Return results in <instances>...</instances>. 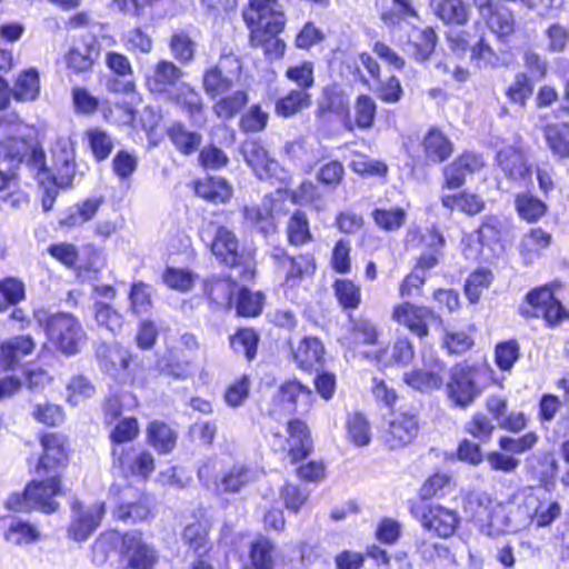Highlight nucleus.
Returning a JSON list of instances; mask_svg holds the SVG:
<instances>
[{
    "instance_id": "nucleus-64",
    "label": "nucleus",
    "mask_w": 569,
    "mask_h": 569,
    "mask_svg": "<svg viewBox=\"0 0 569 569\" xmlns=\"http://www.w3.org/2000/svg\"><path fill=\"white\" fill-rule=\"evenodd\" d=\"M6 539L14 545L30 543L39 539V531L28 522L14 520L6 533Z\"/></svg>"
},
{
    "instance_id": "nucleus-26",
    "label": "nucleus",
    "mask_w": 569,
    "mask_h": 569,
    "mask_svg": "<svg viewBox=\"0 0 569 569\" xmlns=\"http://www.w3.org/2000/svg\"><path fill=\"white\" fill-rule=\"evenodd\" d=\"M325 355V348L317 338H303L297 347H292L295 362L303 370H310L320 365Z\"/></svg>"
},
{
    "instance_id": "nucleus-10",
    "label": "nucleus",
    "mask_w": 569,
    "mask_h": 569,
    "mask_svg": "<svg viewBox=\"0 0 569 569\" xmlns=\"http://www.w3.org/2000/svg\"><path fill=\"white\" fill-rule=\"evenodd\" d=\"M113 468L123 477L148 479L154 470V460L150 452L133 447L112 448Z\"/></svg>"
},
{
    "instance_id": "nucleus-35",
    "label": "nucleus",
    "mask_w": 569,
    "mask_h": 569,
    "mask_svg": "<svg viewBox=\"0 0 569 569\" xmlns=\"http://www.w3.org/2000/svg\"><path fill=\"white\" fill-rule=\"evenodd\" d=\"M437 17L447 24L463 26L470 17V7L461 0H445L437 6Z\"/></svg>"
},
{
    "instance_id": "nucleus-25",
    "label": "nucleus",
    "mask_w": 569,
    "mask_h": 569,
    "mask_svg": "<svg viewBox=\"0 0 569 569\" xmlns=\"http://www.w3.org/2000/svg\"><path fill=\"white\" fill-rule=\"evenodd\" d=\"M34 340L30 336H18L6 340L0 348V361L3 369H11L23 357L33 352Z\"/></svg>"
},
{
    "instance_id": "nucleus-20",
    "label": "nucleus",
    "mask_w": 569,
    "mask_h": 569,
    "mask_svg": "<svg viewBox=\"0 0 569 569\" xmlns=\"http://www.w3.org/2000/svg\"><path fill=\"white\" fill-rule=\"evenodd\" d=\"M43 455L37 466L38 476L58 475V470L67 462L62 438L54 433L44 435L41 439Z\"/></svg>"
},
{
    "instance_id": "nucleus-47",
    "label": "nucleus",
    "mask_w": 569,
    "mask_h": 569,
    "mask_svg": "<svg viewBox=\"0 0 569 569\" xmlns=\"http://www.w3.org/2000/svg\"><path fill=\"white\" fill-rule=\"evenodd\" d=\"M96 392L94 386L84 376L72 377L66 387V399L71 406H78L91 398Z\"/></svg>"
},
{
    "instance_id": "nucleus-33",
    "label": "nucleus",
    "mask_w": 569,
    "mask_h": 569,
    "mask_svg": "<svg viewBox=\"0 0 569 569\" xmlns=\"http://www.w3.org/2000/svg\"><path fill=\"white\" fill-rule=\"evenodd\" d=\"M311 103L312 100L309 92L292 89L288 94L276 101L274 111L278 116L290 118L309 108Z\"/></svg>"
},
{
    "instance_id": "nucleus-13",
    "label": "nucleus",
    "mask_w": 569,
    "mask_h": 569,
    "mask_svg": "<svg viewBox=\"0 0 569 569\" xmlns=\"http://www.w3.org/2000/svg\"><path fill=\"white\" fill-rule=\"evenodd\" d=\"M71 510L72 517L68 533L76 541L87 540L100 526L106 512L103 503L84 507L80 501H74Z\"/></svg>"
},
{
    "instance_id": "nucleus-1",
    "label": "nucleus",
    "mask_w": 569,
    "mask_h": 569,
    "mask_svg": "<svg viewBox=\"0 0 569 569\" xmlns=\"http://www.w3.org/2000/svg\"><path fill=\"white\" fill-rule=\"evenodd\" d=\"M242 17L250 29L251 46L263 48L269 60L283 56L286 44L277 36L283 30L286 18L277 0H250Z\"/></svg>"
},
{
    "instance_id": "nucleus-32",
    "label": "nucleus",
    "mask_w": 569,
    "mask_h": 569,
    "mask_svg": "<svg viewBox=\"0 0 569 569\" xmlns=\"http://www.w3.org/2000/svg\"><path fill=\"white\" fill-rule=\"evenodd\" d=\"M545 140L551 153L559 159H569V124H548L543 130Z\"/></svg>"
},
{
    "instance_id": "nucleus-61",
    "label": "nucleus",
    "mask_w": 569,
    "mask_h": 569,
    "mask_svg": "<svg viewBox=\"0 0 569 569\" xmlns=\"http://www.w3.org/2000/svg\"><path fill=\"white\" fill-rule=\"evenodd\" d=\"M493 281V274L485 269L477 270L467 279L465 291L471 303H476L482 291Z\"/></svg>"
},
{
    "instance_id": "nucleus-51",
    "label": "nucleus",
    "mask_w": 569,
    "mask_h": 569,
    "mask_svg": "<svg viewBox=\"0 0 569 569\" xmlns=\"http://www.w3.org/2000/svg\"><path fill=\"white\" fill-rule=\"evenodd\" d=\"M258 335L252 329H241L230 338V346L236 353L252 360L257 355Z\"/></svg>"
},
{
    "instance_id": "nucleus-48",
    "label": "nucleus",
    "mask_w": 569,
    "mask_h": 569,
    "mask_svg": "<svg viewBox=\"0 0 569 569\" xmlns=\"http://www.w3.org/2000/svg\"><path fill=\"white\" fill-rule=\"evenodd\" d=\"M500 167L505 174L512 180L522 179L529 172L523 154L515 146H511L509 150L505 152L503 160H500Z\"/></svg>"
},
{
    "instance_id": "nucleus-60",
    "label": "nucleus",
    "mask_w": 569,
    "mask_h": 569,
    "mask_svg": "<svg viewBox=\"0 0 569 569\" xmlns=\"http://www.w3.org/2000/svg\"><path fill=\"white\" fill-rule=\"evenodd\" d=\"M123 47L130 52L148 54L152 51L153 41L141 28H133L121 37Z\"/></svg>"
},
{
    "instance_id": "nucleus-63",
    "label": "nucleus",
    "mask_w": 569,
    "mask_h": 569,
    "mask_svg": "<svg viewBox=\"0 0 569 569\" xmlns=\"http://www.w3.org/2000/svg\"><path fill=\"white\" fill-rule=\"evenodd\" d=\"M272 545L266 538L251 543L250 560L253 569H272Z\"/></svg>"
},
{
    "instance_id": "nucleus-27",
    "label": "nucleus",
    "mask_w": 569,
    "mask_h": 569,
    "mask_svg": "<svg viewBox=\"0 0 569 569\" xmlns=\"http://www.w3.org/2000/svg\"><path fill=\"white\" fill-rule=\"evenodd\" d=\"M437 43V34L432 28H415L409 34L408 46L412 58L417 62L427 61L432 54Z\"/></svg>"
},
{
    "instance_id": "nucleus-4",
    "label": "nucleus",
    "mask_w": 569,
    "mask_h": 569,
    "mask_svg": "<svg viewBox=\"0 0 569 569\" xmlns=\"http://www.w3.org/2000/svg\"><path fill=\"white\" fill-rule=\"evenodd\" d=\"M49 340L67 356L76 355L86 342V332L79 320L70 313H56L46 321Z\"/></svg>"
},
{
    "instance_id": "nucleus-18",
    "label": "nucleus",
    "mask_w": 569,
    "mask_h": 569,
    "mask_svg": "<svg viewBox=\"0 0 569 569\" xmlns=\"http://www.w3.org/2000/svg\"><path fill=\"white\" fill-rule=\"evenodd\" d=\"M416 513L426 529L442 538L452 536L459 523L457 512L441 506H432L428 509L417 508Z\"/></svg>"
},
{
    "instance_id": "nucleus-59",
    "label": "nucleus",
    "mask_w": 569,
    "mask_h": 569,
    "mask_svg": "<svg viewBox=\"0 0 569 569\" xmlns=\"http://www.w3.org/2000/svg\"><path fill=\"white\" fill-rule=\"evenodd\" d=\"M262 295L251 292L247 288H241L238 292L236 309L242 317H256L262 309Z\"/></svg>"
},
{
    "instance_id": "nucleus-23",
    "label": "nucleus",
    "mask_w": 569,
    "mask_h": 569,
    "mask_svg": "<svg viewBox=\"0 0 569 569\" xmlns=\"http://www.w3.org/2000/svg\"><path fill=\"white\" fill-rule=\"evenodd\" d=\"M483 166L482 160L473 153H463L457 160L445 167V188L458 189L466 180V176L473 173Z\"/></svg>"
},
{
    "instance_id": "nucleus-57",
    "label": "nucleus",
    "mask_w": 569,
    "mask_h": 569,
    "mask_svg": "<svg viewBox=\"0 0 569 569\" xmlns=\"http://www.w3.org/2000/svg\"><path fill=\"white\" fill-rule=\"evenodd\" d=\"M90 149L98 161L109 157L113 142L111 137L100 128H92L86 132Z\"/></svg>"
},
{
    "instance_id": "nucleus-6",
    "label": "nucleus",
    "mask_w": 569,
    "mask_h": 569,
    "mask_svg": "<svg viewBox=\"0 0 569 569\" xmlns=\"http://www.w3.org/2000/svg\"><path fill=\"white\" fill-rule=\"evenodd\" d=\"M288 437L280 433L272 435L270 445L274 451L286 452L292 463L306 459L313 449L310 430L307 423L300 419H291L287 422Z\"/></svg>"
},
{
    "instance_id": "nucleus-55",
    "label": "nucleus",
    "mask_w": 569,
    "mask_h": 569,
    "mask_svg": "<svg viewBox=\"0 0 569 569\" xmlns=\"http://www.w3.org/2000/svg\"><path fill=\"white\" fill-rule=\"evenodd\" d=\"M516 208L519 216L529 222L539 220L547 211L546 203L530 194L517 196Z\"/></svg>"
},
{
    "instance_id": "nucleus-29",
    "label": "nucleus",
    "mask_w": 569,
    "mask_h": 569,
    "mask_svg": "<svg viewBox=\"0 0 569 569\" xmlns=\"http://www.w3.org/2000/svg\"><path fill=\"white\" fill-rule=\"evenodd\" d=\"M219 97L212 106V111L217 118L223 121L233 119L249 102V94L246 90H236Z\"/></svg>"
},
{
    "instance_id": "nucleus-15",
    "label": "nucleus",
    "mask_w": 569,
    "mask_h": 569,
    "mask_svg": "<svg viewBox=\"0 0 569 569\" xmlns=\"http://www.w3.org/2000/svg\"><path fill=\"white\" fill-rule=\"evenodd\" d=\"M392 319L413 335L423 338L429 333V322L436 320L437 316L428 307L403 302L393 308Z\"/></svg>"
},
{
    "instance_id": "nucleus-62",
    "label": "nucleus",
    "mask_w": 569,
    "mask_h": 569,
    "mask_svg": "<svg viewBox=\"0 0 569 569\" xmlns=\"http://www.w3.org/2000/svg\"><path fill=\"white\" fill-rule=\"evenodd\" d=\"M269 114L259 104H252L242 113L239 127L243 132H260L268 123Z\"/></svg>"
},
{
    "instance_id": "nucleus-52",
    "label": "nucleus",
    "mask_w": 569,
    "mask_h": 569,
    "mask_svg": "<svg viewBox=\"0 0 569 569\" xmlns=\"http://www.w3.org/2000/svg\"><path fill=\"white\" fill-rule=\"evenodd\" d=\"M335 295L343 309H356L361 301L360 287L349 279H339L333 284Z\"/></svg>"
},
{
    "instance_id": "nucleus-38",
    "label": "nucleus",
    "mask_w": 569,
    "mask_h": 569,
    "mask_svg": "<svg viewBox=\"0 0 569 569\" xmlns=\"http://www.w3.org/2000/svg\"><path fill=\"white\" fill-rule=\"evenodd\" d=\"M168 136L174 147L183 154L196 152L202 142L200 133L189 131L184 124L180 122L172 124L168 131Z\"/></svg>"
},
{
    "instance_id": "nucleus-30",
    "label": "nucleus",
    "mask_w": 569,
    "mask_h": 569,
    "mask_svg": "<svg viewBox=\"0 0 569 569\" xmlns=\"http://www.w3.org/2000/svg\"><path fill=\"white\" fill-rule=\"evenodd\" d=\"M196 193L214 203H223L231 197L232 189L222 178L208 177L196 182Z\"/></svg>"
},
{
    "instance_id": "nucleus-5",
    "label": "nucleus",
    "mask_w": 569,
    "mask_h": 569,
    "mask_svg": "<svg viewBox=\"0 0 569 569\" xmlns=\"http://www.w3.org/2000/svg\"><path fill=\"white\" fill-rule=\"evenodd\" d=\"M313 393L310 388L298 380L283 382L267 409L268 416L276 420L291 416L299 411L307 412L312 406Z\"/></svg>"
},
{
    "instance_id": "nucleus-11",
    "label": "nucleus",
    "mask_w": 569,
    "mask_h": 569,
    "mask_svg": "<svg viewBox=\"0 0 569 569\" xmlns=\"http://www.w3.org/2000/svg\"><path fill=\"white\" fill-rule=\"evenodd\" d=\"M480 370L467 366H456L447 383V393L459 407H467L480 395L477 379Z\"/></svg>"
},
{
    "instance_id": "nucleus-8",
    "label": "nucleus",
    "mask_w": 569,
    "mask_h": 569,
    "mask_svg": "<svg viewBox=\"0 0 569 569\" xmlns=\"http://www.w3.org/2000/svg\"><path fill=\"white\" fill-rule=\"evenodd\" d=\"M52 166L48 167V174H43V181H38L43 186L46 180H53L60 188H67L71 184L74 174V147L70 138H59L51 150Z\"/></svg>"
},
{
    "instance_id": "nucleus-37",
    "label": "nucleus",
    "mask_w": 569,
    "mask_h": 569,
    "mask_svg": "<svg viewBox=\"0 0 569 569\" xmlns=\"http://www.w3.org/2000/svg\"><path fill=\"white\" fill-rule=\"evenodd\" d=\"M426 157L432 162L445 161L452 152L450 141L437 129H431L423 139Z\"/></svg>"
},
{
    "instance_id": "nucleus-56",
    "label": "nucleus",
    "mask_w": 569,
    "mask_h": 569,
    "mask_svg": "<svg viewBox=\"0 0 569 569\" xmlns=\"http://www.w3.org/2000/svg\"><path fill=\"white\" fill-rule=\"evenodd\" d=\"M371 216L376 224L386 231H395L401 228L407 217L401 208H378L372 211Z\"/></svg>"
},
{
    "instance_id": "nucleus-19",
    "label": "nucleus",
    "mask_w": 569,
    "mask_h": 569,
    "mask_svg": "<svg viewBox=\"0 0 569 569\" xmlns=\"http://www.w3.org/2000/svg\"><path fill=\"white\" fill-rule=\"evenodd\" d=\"M211 526L210 519L201 515L183 529L182 542L197 558H207L212 549V541L209 537Z\"/></svg>"
},
{
    "instance_id": "nucleus-39",
    "label": "nucleus",
    "mask_w": 569,
    "mask_h": 569,
    "mask_svg": "<svg viewBox=\"0 0 569 569\" xmlns=\"http://www.w3.org/2000/svg\"><path fill=\"white\" fill-rule=\"evenodd\" d=\"M498 502L486 495H481L477 500V508L473 511V518L479 525L480 530L490 537L496 536L495 519Z\"/></svg>"
},
{
    "instance_id": "nucleus-7",
    "label": "nucleus",
    "mask_w": 569,
    "mask_h": 569,
    "mask_svg": "<svg viewBox=\"0 0 569 569\" xmlns=\"http://www.w3.org/2000/svg\"><path fill=\"white\" fill-rule=\"evenodd\" d=\"M527 306L521 307V313L526 317H542L550 326L560 323L569 317L561 302L553 297L548 286L536 288L526 296Z\"/></svg>"
},
{
    "instance_id": "nucleus-12",
    "label": "nucleus",
    "mask_w": 569,
    "mask_h": 569,
    "mask_svg": "<svg viewBox=\"0 0 569 569\" xmlns=\"http://www.w3.org/2000/svg\"><path fill=\"white\" fill-rule=\"evenodd\" d=\"M120 555L131 569H153L158 561L156 550L142 539L138 531H130L122 536Z\"/></svg>"
},
{
    "instance_id": "nucleus-14",
    "label": "nucleus",
    "mask_w": 569,
    "mask_h": 569,
    "mask_svg": "<svg viewBox=\"0 0 569 569\" xmlns=\"http://www.w3.org/2000/svg\"><path fill=\"white\" fill-rule=\"evenodd\" d=\"M446 377V365L432 355H423V366L403 375L405 382L421 392L441 388Z\"/></svg>"
},
{
    "instance_id": "nucleus-44",
    "label": "nucleus",
    "mask_w": 569,
    "mask_h": 569,
    "mask_svg": "<svg viewBox=\"0 0 569 569\" xmlns=\"http://www.w3.org/2000/svg\"><path fill=\"white\" fill-rule=\"evenodd\" d=\"M287 237L291 246H303L312 241L309 221L305 212L296 211L287 223Z\"/></svg>"
},
{
    "instance_id": "nucleus-9",
    "label": "nucleus",
    "mask_w": 569,
    "mask_h": 569,
    "mask_svg": "<svg viewBox=\"0 0 569 569\" xmlns=\"http://www.w3.org/2000/svg\"><path fill=\"white\" fill-rule=\"evenodd\" d=\"M241 154L260 180L284 181L287 179V172L274 159L270 158L268 151L258 140H246L241 144Z\"/></svg>"
},
{
    "instance_id": "nucleus-34",
    "label": "nucleus",
    "mask_w": 569,
    "mask_h": 569,
    "mask_svg": "<svg viewBox=\"0 0 569 569\" xmlns=\"http://www.w3.org/2000/svg\"><path fill=\"white\" fill-rule=\"evenodd\" d=\"M171 56L181 64H189L193 61L197 43L184 30L174 31L169 41Z\"/></svg>"
},
{
    "instance_id": "nucleus-42",
    "label": "nucleus",
    "mask_w": 569,
    "mask_h": 569,
    "mask_svg": "<svg viewBox=\"0 0 569 569\" xmlns=\"http://www.w3.org/2000/svg\"><path fill=\"white\" fill-rule=\"evenodd\" d=\"M232 86V80L222 73L219 66L211 67L203 73L202 87L206 94L211 99L229 92Z\"/></svg>"
},
{
    "instance_id": "nucleus-50",
    "label": "nucleus",
    "mask_w": 569,
    "mask_h": 569,
    "mask_svg": "<svg viewBox=\"0 0 569 569\" xmlns=\"http://www.w3.org/2000/svg\"><path fill=\"white\" fill-rule=\"evenodd\" d=\"M315 66L311 61H302L286 70V78L293 82L298 90L308 92L315 86Z\"/></svg>"
},
{
    "instance_id": "nucleus-22",
    "label": "nucleus",
    "mask_w": 569,
    "mask_h": 569,
    "mask_svg": "<svg viewBox=\"0 0 569 569\" xmlns=\"http://www.w3.org/2000/svg\"><path fill=\"white\" fill-rule=\"evenodd\" d=\"M99 57V46L94 39L83 41L70 48L64 56L69 70L76 74L90 73L96 60Z\"/></svg>"
},
{
    "instance_id": "nucleus-21",
    "label": "nucleus",
    "mask_w": 569,
    "mask_h": 569,
    "mask_svg": "<svg viewBox=\"0 0 569 569\" xmlns=\"http://www.w3.org/2000/svg\"><path fill=\"white\" fill-rule=\"evenodd\" d=\"M211 252L220 262L234 267L240 263L239 241L233 231L220 226L211 242Z\"/></svg>"
},
{
    "instance_id": "nucleus-31",
    "label": "nucleus",
    "mask_w": 569,
    "mask_h": 569,
    "mask_svg": "<svg viewBox=\"0 0 569 569\" xmlns=\"http://www.w3.org/2000/svg\"><path fill=\"white\" fill-rule=\"evenodd\" d=\"M236 289L237 282L229 277H213L204 283V291L208 298L219 307L231 308L232 296Z\"/></svg>"
},
{
    "instance_id": "nucleus-45",
    "label": "nucleus",
    "mask_w": 569,
    "mask_h": 569,
    "mask_svg": "<svg viewBox=\"0 0 569 569\" xmlns=\"http://www.w3.org/2000/svg\"><path fill=\"white\" fill-rule=\"evenodd\" d=\"M148 439L159 452H170L177 441L174 431L163 422L153 421L148 427Z\"/></svg>"
},
{
    "instance_id": "nucleus-54",
    "label": "nucleus",
    "mask_w": 569,
    "mask_h": 569,
    "mask_svg": "<svg viewBox=\"0 0 569 569\" xmlns=\"http://www.w3.org/2000/svg\"><path fill=\"white\" fill-rule=\"evenodd\" d=\"M441 203L449 210L458 208L468 214H476L483 208V201L478 196L466 192L457 196H443Z\"/></svg>"
},
{
    "instance_id": "nucleus-43",
    "label": "nucleus",
    "mask_w": 569,
    "mask_h": 569,
    "mask_svg": "<svg viewBox=\"0 0 569 569\" xmlns=\"http://www.w3.org/2000/svg\"><path fill=\"white\" fill-rule=\"evenodd\" d=\"M26 299V286L22 280L8 277L0 280V312L10 306H17Z\"/></svg>"
},
{
    "instance_id": "nucleus-17",
    "label": "nucleus",
    "mask_w": 569,
    "mask_h": 569,
    "mask_svg": "<svg viewBox=\"0 0 569 569\" xmlns=\"http://www.w3.org/2000/svg\"><path fill=\"white\" fill-rule=\"evenodd\" d=\"M183 70L169 60L158 61L146 76V84L152 93L169 97L180 84L183 78Z\"/></svg>"
},
{
    "instance_id": "nucleus-46",
    "label": "nucleus",
    "mask_w": 569,
    "mask_h": 569,
    "mask_svg": "<svg viewBox=\"0 0 569 569\" xmlns=\"http://www.w3.org/2000/svg\"><path fill=\"white\" fill-rule=\"evenodd\" d=\"M347 435L349 440L358 447L369 445L371 440V428L362 413L355 412L349 415L347 420Z\"/></svg>"
},
{
    "instance_id": "nucleus-16",
    "label": "nucleus",
    "mask_w": 569,
    "mask_h": 569,
    "mask_svg": "<svg viewBox=\"0 0 569 569\" xmlns=\"http://www.w3.org/2000/svg\"><path fill=\"white\" fill-rule=\"evenodd\" d=\"M419 430L417 415L411 411L398 412L389 420L385 442L390 449H400L413 441Z\"/></svg>"
},
{
    "instance_id": "nucleus-3",
    "label": "nucleus",
    "mask_w": 569,
    "mask_h": 569,
    "mask_svg": "<svg viewBox=\"0 0 569 569\" xmlns=\"http://www.w3.org/2000/svg\"><path fill=\"white\" fill-rule=\"evenodd\" d=\"M46 479L30 482L22 495H11L6 505L13 511L40 510L44 513L54 512L59 505L54 497L60 492V479L57 475L42 476Z\"/></svg>"
},
{
    "instance_id": "nucleus-28",
    "label": "nucleus",
    "mask_w": 569,
    "mask_h": 569,
    "mask_svg": "<svg viewBox=\"0 0 569 569\" xmlns=\"http://www.w3.org/2000/svg\"><path fill=\"white\" fill-rule=\"evenodd\" d=\"M256 472L246 466L234 465L219 482H214V491L218 493L239 492L248 483L254 481Z\"/></svg>"
},
{
    "instance_id": "nucleus-2",
    "label": "nucleus",
    "mask_w": 569,
    "mask_h": 569,
    "mask_svg": "<svg viewBox=\"0 0 569 569\" xmlns=\"http://www.w3.org/2000/svg\"><path fill=\"white\" fill-rule=\"evenodd\" d=\"M1 162L18 171L23 167L38 181H43L42 176L48 174L43 149L39 143L23 137L8 136L0 140Z\"/></svg>"
},
{
    "instance_id": "nucleus-40",
    "label": "nucleus",
    "mask_w": 569,
    "mask_h": 569,
    "mask_svg": "<svg viewBox=\"0 0 569 569\" xmlns=\"http://www.w3.org/2000/svg\"><path fill=\"white\" fill-rule=\"evenodd\" d=\"M243 217L247 222L257 228L263 234H268L274 230L272 211L267 198H264L262 206L256 204L244 207Z\"/></svg>"
},
{
    "instance_id": "nucleus-58",
    "label": "nucleus",
    "mask_w": 569,
    "mask_h": 569,
    "mask_svg": "<svg viewBox=\"0 0 569 569\" xmlns=\"http://www.w3.org/2000/svg\"><path fill=\"white\" fill-rule=\"evenodd\" d=\"M355 121L358 128L369 129L373 126L377 104L375 100L367 96L361 94L355 102Z\"/></svg>"
},
{
    "instance_id": "nucleus-41",
    "label": "nucleus",
    "mask_w": 569,
    "mask_h": 569,
    "mask_svg": "<svg viewBox=\"0 0 569 569\" xmlns=\"http://www.w3.org/2000/svg\"><path fill=\"white\" fill-rule=\"evenodd\" d=\"M98 357L102 369L111 376H116L120 370H126L130 361L128 351L118 347L101 346L98 349Z\"/></svg>"
},
{
    "instance_id": "nucleus-24",
    "label": "nucleus",
    "mask_w": 569,
    "mask_h": 569,
    "mask_svg": "<svg viewBox=\"0 0 569 569\" xmlns=\"http://www.w3.org/2000/svg\"><path fill=\"white\" fill-rule=\"evenodd\" d=\"M168 99L184 109L194 123H199L203 119L202 97L189 83L181 82Z\"/></svg>"
},
{
    "instance_id": "nucleus-36",
    "label": "nucleus",
    "mask_w": 569,
    "mask_h": 569,
    "mask_svg": "<svg viewBox=\"0 0 569 569\" xmlns=\"http://www.w3.org/2000/svg\"><path fill=\"white\" fill-rule=\"evenodd\" d=\"M11 92L13 98L18 101L36 100L40 92L38 71L36 69H29L20 73Z\"/></svg>"
},
{
    "instance_id": "nucleus-53",
    "label": "nucleus",
    "mask_w": 569,
    "mask_h": 569,
    "mask_svg": "<svg viewBox=\"0 0 569 569\" xmlns=\"http://www.w3.org/2000/svg\"><path fill=\"white\" fill-rule=\"evenodd\" d=\"M348 107V100L343 94L342 90H340L336 86L326 87L322 91V97L318 103V112L320 114L332 112V113H341Z\"/></svg>"
},
{
    "instance_id": "nucleus-49",
    "label": "nucleus",
    "mask_w": 569,
    "mask_h": 569,
    "mask_svg": "<svg viewBox=\"0 0 569 569\" xmlns=\"http://www.w3.org/2000/svg\"><path fill=\"white\" fill-rule=\"evenodd\" d=\"M551 242V234L540 228L532 229L526 234L520 243L521 254L526 259H532L539 256L540 251L549 247Z\"/></svg>"
}]
</instances>
